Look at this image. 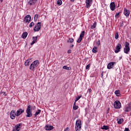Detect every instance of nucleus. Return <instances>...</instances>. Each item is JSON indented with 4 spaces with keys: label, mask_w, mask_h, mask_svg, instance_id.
Instances as JSON below:
<instances>
[{
    "label": "nucleus",
    "mask_w": 131,
    "mask_h": 131,
    "mask_svg": "<svg viewBox=\"0 0 131 131\" xmlns=\"http://www.w3.org/2000/svg\"><path fill=\"white\" fill-rule=\"evenodd\" d=\"M81 96H78L76 98L75 100V103H76V102H77V101H78V100H79V99H80V98H81Z\"/></svg>",
    "instance_id": "obj_33"
},
{
    "label": "nucleus",
    "mask_w": 131,
    "mask_h": 131,
    "mask_svg": "<svg viewBox=\"0 0 131 131\" xmlns=\"http://www.w3.org/2000/svg\"><path fill=\"white\" fill-rule=\"evenodd\" d=\"M109 112H108V111H107V113H108Z\"/></svg>",
    "instance_id": "obj_55"
},
{
    "label": "nucleus",
    "mask_w": 131,
    "mask_h": 131,
    "mask_svg": "<svg viewBox=\"0 0 131 131\" xmlns=\"http://www.w3.org/2000/svg\"><path fill=\"white\" fill-rule=\"evenodd\" d=\"M27 117H31V115H27Z\"/></svg>",
    "instance_id": "obj_49"
},
{
    "label": "nucleus",
    "mask_w": 131,
    "mask_h": 131,
    "mask_svg": "<svg viewBox=\"0 0 131 131\" xmlns=\"http://www.w3.org/2000/svg\"><path fill=\"white\" fill-rule=\"evenodd\" d=\"M21 127L22 123L18 124L13 127L12 131H19L20 129H21Z\"/></svg>",
    "instance_id": "obj_6"
},
{
    "label": "nucleus",
    "mask_w": 131,
    "mask_h": 131,
    "mask_svg": "<svg viewBox=\"0 0 131 131\" xmlns=\"http://www.w3.org/2000/svg\"><path fill=\"white\" fill-rule=\"evenodd\" d=\"M129 10H127V9L126 8H124V14L125 15V16H126V17H128V16H129Z\"/></svg>",
    "instance_id": "obj_15"
},
{
    "label": "nucleus",
    "mask_w": 131,
    "mask_h": 131,
    "mask_svg": "<svg viewBox=\"0 0 131 131\" xmlns=\"http://www.w3.org/2000/svg\"><path fill=\"white\" fill-rule=\"evenodd\" d=\"M39 65V61L38 60H35L34 61L30 66V70L32 71H34L37 66Z\"/></svg>",
    "instance_id": "obj_1"
},
{
    "label": "nucleus",
    "mask_w": 131,
    "mask_h": 131,
    "mask_svg": "<svg viewBox=\"0 0 131 131\" xmlns=\"http://www.w3.org/2000/svg\"><path fill=\"white\" fill-rule=\"evenodd\" d=\"M118 36H119V35L118 34V32H116L115 34V39H118Z\"/></svg>",
    "instance_id": "obj_38"
},
{
    "label": "nucleus",
    "mask_w": 131,
    "mask_h": 131,
    "mask_svg": "<svg viewBox=\"0 0 131 131\" xmlns=\"http://www.w3.org/2000/svg\"><path fill=\"white\" fill-rule=\"evenodd\" d=\"M125 48H129V43H128V42H125Z\"/></svg>",
    "instance_id": "obj_34"
},
{
    "label": "nucleus",
    "mask_w": 131,
    "mask_h": 131,
    "mask_svg": "<svg viewBox=\"0 0 131 131\" xmlns=\"http://www.w3.org/2000/svg\"><path fill=\"white\" fill-rule=\"evenodd\" d=\"M41 28V22H38L34 27V31L35 32H36L37 31H39Z\"/></svg>",
    "instance_id": "obj_5"
},
{
    "label": "nucleus",
    "mask_w": 131,
    "mask_h": 131,
    "mask_svg": "<svg viewBox=\"0 0 131 131\" xmlns=\"http://www.w3.org/2000/svg\"><path fill=\"white\" fill-rule=\"evenodd\" d=\"M24 21L25 23H29L31 21V16L30 15H26L24 17Z\"/></svg>",
    "instance_id": "obj_7"
},
{
    "label": "nucleus",
    "mask_w": 131,
    "mask_h": 131,
    "mask_svg": "<svg viewBox=\"0 0 131 131\" xmlns=\"http://www.w3.org/2000/svg\"><path fill=\"white\" fill-rule=\"evenodd\" d=\"M122 48V46H121V45L120 43H118L116 47L115 53H116V54L119 53V52H120V50H121Z\"/></svg>",
    "instance_id": "obj_9"
},
{
    "label": "nucleus",
    "mask_w": 131,
    "mask_h": 131,
    "mask_svg": "<svg viewBox=\"0 0 131 131\" xmlns=\"http://www.w3.org/2000/svg\"><path fill=\"white\" fill-rule=\"evenodd\" d=\"M96 26H97V22H95L93 24V25L91 26V29H94L96 28Z\"/></svg>",
    "instance_id": "obj_27"
},
{
    "label": "nucleus",
    "mask_w": 131,
    "mask_h": 131,
    "mask_svg": "<svg viewBox=\"0 0 131 131\" xmlns=\"http://www.w3.org/2000/svg\"><path fill=\"white\" fill-rule=\"evenodd\" d=\"M73 109L74 110H77L78 109V106L76 105V102L74 103Z\"/></svg>",
    "instance_id": "obj_24"
},
{
    "label": "nucleus",
    "mask_w": 131,
    "mask_h": 131,
    "mask_svg": "<svg viewBox=\"0 0 131 131\" xmlns=\"http://www.w3.org/2000/svg\"><path fill=\"white\" fill-rule=\"evenodd\" d=\"M124 25V24H123V21H122L121 23H120V27H123Z\"/></svg>",
    "instance_id": "obj_44"
},
{
    "label": "nucleus",
    "mask_w": 131,
    "mask_h": 131,
    "mask_svg": "<svg viewBox=\"0 0 131 131\" xmlns=\"http://www.w3.org/2000/svg\"><path fill=\"white\" fill-rule=\"evenodd\" d=\"M24 109L19 108L16 111V114H15V115H21L22 113H24Z\"/></svg>",
    "instance_id": "obj_12"
},
{
    "label": "nucleus",
    "mask_w": 131,
    "mask_h": 131,
    "mask_svg": "<svg viewBox=\"0 0 131 131\" xmlns=\"http://www.w3.org/2000/svg\"><path fill=\"white\" fill-rule=\"evenodd\" d=\"M74 41V39L72 38H69V39L68 40V42H70V43H72Z\"/></svg>",
    "instance_id": "obj_25"
},
{
    "label": "nucleus",
    "mask_w": 131,
    "mask_h": 131,
    "mask_svg": "<svg viewBox=\"0 0 131 131\" xmlns=\"http://www.w3.org/2000/svg\"><path fill=\"white\" fill-rule=\"evenodd\" d=\"M122 59V57L121 56L119 57V60H121Z\"/></svg>",
    "instance_id": "obj_51"
},
{
    "label": "nucleus",
    "mask_w": 131,
    "mask_h": 131,
    "mask_svg": "<svg viewBox=\"0 0 131 131\" xmlns=\"http://www.w3.org/2000/svg\"><path fill=\"white\" fill-rule=\"evenodd\" d=\"M35 109V106H32L30 105H29L26 112L28 115H32V110H34Z\"/></svg>",
    "instance_id": "obj_3"
},
{
    "label": "nucleus",
    "mask_w": 131,
    "mask_h": 131,
    "mask_svg": "<svg viewBox=\"0 0 131 131\" xmlns=\"http://www.w3.org/2000/svg\"><path fill=\"white\" fill-rule=\"evenodd\" d=\"M37 2V0H30L27 5L28 6H29L30 7H31L32 6H34L35 4H36V2Z\"/></svg>",
    "instance_id": "obj_10"
},
{
    "label": "nucleus",
    "mask_w": 131,
    "mask_h": 131,
    "mask_svg": "<svg viewBox=\"0 0 131 131\" xmlns=\"http://www.w3.org/2000/svg\"><path fill=\"white\" fill-rule=\"evenodd\" d=\"M86 8L89 9L91 8L92 5H93V0H85Z\"/></svg>",
    "instance_id": "obj_8"
},
{
    "label": "nucleus",
    "mask_w": 131,
    "mask_h": 131,
    "mask_svg": "<svg viewBox=\"0 0 131 131\" xmlns=\"http://www.w3.org/2000/svg\"><path fill=\"white\" fill-rule=\"evenodd\" d=\"M15 114H16V111L14 110H12L10 113V115H15Z\"/></svg>",
    "instance_id": "obj_32"
},
{
    "label": "nucleus",
    "mask_w": 131,
    "mask_h": 131,
    "mask_svg": "<svg viewBox=\"0 0 131 131\" xmlns=\"http://www.w3.org/2000/svg\"><path fill=\"white\" fill-rule=\"evenodd\" d=\"M84 33H85L84 31H82L79 36L83 38L84 36Z\"/></svg>",
    "instance_id": "obj_31"
},
{
    "label": "nucleus",
    "mask_w": 131,
    "mask_h": 131,
    "mask_svg": "<svg viewBox=\"0 0 131 131\" xmlns=\"http://www.w3.org/2000/svg\"><path fill=\"white\" fill-rule=\"evenodd\" d=\"M115 94L117 96V97H120L121 94H120V91L119 90H116L115 91Z\"/></svg>",
    "instance_id": "obj_21"
},
{
    "label": "nucleus",
    "mask_w": 131,
    "mask_h": 131,
    "mask_svg": "<svg viewBox=\"0 0 131 131\" xmlns=\"http://www.w3.org/2000/svg\"><path fill=\"white\" fill-rule=\"evenodd\" d=\"M30 63V60L28 59L26 60L25 62V66L28 67L29 66V64Z\"/></svg>",
    "instance_id": "obj_22"
},
{
    "label": "nucleus",
    "mask_w": 131,
    "mask_h": 131,
    "mask_svg": "<svg viewBox=\"0 0 131 131\" xmlns=\"http://www.w3.org/2000/svg\"><path fill=\"white\" fill-rule=\"evenodd\" d=\"M102 129H105L106 130H107V129H109V127L108 126H106V125H103L102 127H101Z\"/></svg>",
    "instance_id": "obj_29"
},
{
    "label": "nucleus",
    "mask_w": 131,
    "mask_h": 131,
    "mask_svg": "<svg viewBox=\"0 0 131 131\" xmlns=\"http://www.w3.org/2000/svg\"><path fill=\"white\" fill-rule=\"evenodd\" d=\"M10 117L11 119H15L16 118L15 115H10Z\"/></svg>",
    "instance_id": "obj_41"
},
{
    "label": "nucleus",
    "mask_w": 131,
    "mask_h": 131,
    "mask_svg": "<svg viewBox=\"0 0 131 131\" xmlns=\"http://www.w3.org/2000/svg\"><path fill=\"white\" fill-rule=\"evenodd\" d=\"M117 121L118 124H121V123H123V122L124 121V120H123V118L117 119Z\"/></svg>",
    "instance_id": "obj_19"
},
{
    "label": "nucleus",
    "mask_w": 131,
    "mask_h": 131,
    "mask_svg": "<svg viewBox=\"0 0 131 131\" xmlns=\"http://www.w3.org/2000/svg\"><path fill=\"white\" fill-rule=\"evenodd\" d=\"M72 52V51L71 50H68L67 51V53L68 54H71V52Z\"/></svg>",
    "instance_id": "obj_45"
},
{
    "label": "nucleus",
    "mask_w": 131,
    "mask_h": 131,
    "mask_svg": "<svg viewBox=\"0 0 131 131\" xmlns=\"http://www.w3.org/2000/svg\"><path fill=\"white\" fill-rule=\"evenodd\" d=\"M90 68H91V64H89L85 67V69L89 70Z\"/></svg>",
    "instance_id": "obj_39"
},
{
    "label": "nucleus",
    "mask_w": 131,
    "mask_h": 131,
    "mask_svg": "<svg viewBox=\"0 0 131 131\" xmlns=\"http://www.w3.org/2000/svg\"><path fill=\"white\" fill-rule=\"evenodd\" d=\"M73 47H74V45L72 44V45L70 47V49H73Z\"/></svg>",
    "instance_id": "obj_47"
},
{
    "label": "nucleus",
    "mask_w": 131,
    "mask_h": 131,
    "mask_svg": "<svg viewBox=\"0 0 131 131\" xmlns=\"http://www.w3.org/2000/svg\"><path fill=\"white\" fill-rule=\"evenodd\" d=\"M75 129L76 131H80L81 129V120H76Z\"/></svg>",
    "instance_id": "obj_2"
},
{
    "label": "nucleus",
    "mask_w": 131,
    "mask_h": 131,
    "mask_svg": "<svg viewBox=\"0 0 131 131\" xmlns=\"http://www.w3.org/2000/svg\"><path fill=\"white\" fill-rule=\"evenodd\" d=\"M27 35H28V33L27 32H25L23 33V34L21 35V37L24 39H25V38H26V37H27Z\"/></svg>",
    "instance_id": "obj_20"
},
{
    "label": "nucleus",
    "mask_w": 131,
    "mask_h": 131,
    "mask_svg": "<svg viewBox=\"0 0 131 131\" xmlns=\"http://www.w3.org/2000/svg\"><path fill=\"white\" fill-rule=\"evenodd\" d=\"M45 129L46 130H52V129H54V127L50 125H46L45 127Z\"/></svg>",
    "instance_id": "obj_13"
},
{
    "label": "nucleus",
    "mask_w": 131,
    "mask_h": 131,
    "mask_svg": "<svg viewBox=\"0 0 131 131\" xmlns=\"http://www.w3.org/2000/svg\"><path fill=\"white\" fill-rule=\"evenodd\" d=\"M33 26H34V23H33V21H32L29 25V27L31 28V27H32Z\"/></svg>",
    "instance_id": "obj_37"
},
{
    "label": "nucleus",
    "mask_w": 131,
    "mask_h": 131,
    "mask_svg": "<svg viewBox=\"0 0 131 131\" xmlns=\"http://www.w3.org/2000/svg\"><path fill=\"white\" fill-rule=\"evenodd\" d=\"M131 111V105L129 104L128 106H126L125 108L124 111L125 113L126 112H130Z\"/></svg>",
    "instance_id": "obj_17"
},
{
    "label": "nucleus",
    "mask_w": 131,
    "mask_h": 131,
    "mask_svg": "<svg viewBox=\"0 0 131 131\" xmlns=\"http://www.w3.org/2000/svg\"><path fill=\"white\" fill-rule=\"evenodd\" d=\"M116 64V62H110L107 66V69H112L113 67H114V65Z\"/></svg>",
    "instance_id": "obj_11"
},
{
    "label": "nucleus",
    "mask_w": 131,
    "mask_h": 131,
    "mask_svg": "<svg viewBox=\"0 0 131 131\" xmlns=\"http://www.w3.org/2000/svg\"><path fill=\"white\" fill-rule=\"evenodd\" d=\"M104 73H105V72H102L101 74V77H103V76H104Z\"/></svg>",
    "instance_id": "obj_46"
},
{
    "label": "nucleus",
    "mask_w": 131,
    "mask_h": 131,
    "mask_svg": "<svg viewBox=\"0 0 131 131\" xmlns=\"http://www.w3.org/2000/svg\"><path fill=\"white\" fill-rule=\"evenodd\" d=\"M4 96H7V94H6V92H4Z\"/></svg>",
    "instance_id": "obj_50"
},
{
    "label": "nucleus",
    "mask_w": 131,
    "mask_h": 131,
    "mask_svg": "<svg viewBox=\"0 0 131 131\" xmlns=\"http://www.w3.org/2000/svg\"><path fill=\"white\" fill-rule=\"evenodd\" d=\"M40 112H41V110H38L36 112V113H35V114H34V115H38V114H39V113H40Z\"/></svg>",
    "instance_id": "obj_35"
},
{
    "label": "nucleus",
    "mask_w": 131,
    "mask_h": 131,
    "mask_svg": "<svg viewBox=\"0 0 131 131\" xmlns=\"http://www.w3.org/2000/svg\"><path fill=\"white\" fill-rule=\"evenodd\" d=\"M82 40V37L79 36V38L77 40V42H78V43H80V42H81Z\"/></svg>",
    "instance_id": "obj_30"
},
{
    "label": "nucleus",
    "mask_w": 131,
    "mask_h": 131,
    "mask_svg": "<svg viewBox=\"0 0 131 131\" xmlns=\"http://www.w3.org/2000/svg\"><path fill=\"white\" fill-rule=\"evenodd\" d=\"M119 14H120V12H119L118 13H116L115 17V18H119Z\"/></svg>",
    "instance_id": "obj_40"
},
{
    "label": "nucleus",
    "mask_w": 131,
    "mask_h": 131,
    "mask_svg": "<svg viewBox=\"0 0 131 131\" xmlns=\"http://www.w3.org/2000/svg\"><path fill=\"white\" fill-rule=\"evenodd\" d=\"M38 36H35V37H33V41L31 43V46H33L34 43H36V42L37 41V38Z\"/></svg>",
    "instance_id": "obj_16"
},
{
    "label": "nucleus",
    "mask_w": 131,
    "mask_h": 131,
    "mask_svg": "<svg viewBox=\"0 0 131 131\" xmlns=\"http://www.w3.org/2000/svg\"><path fill=\"white\" fill-rule=\"evenodd\" d=\"M110 9L112 11H114L115 10V3L112 2L110 4Z\"/></svg>",
    "instance_id": "obj_14"
},
{
    "label": "nucleus",
    "mask_w": 131,
    "mask_h": 131,
    "mask_svg": "<svg viewBox=\"0 0 131 131\" xmlns=\"http://www.w3.org/2000/svg\"><path fill=\"white\" fill-rule=\"evenodd\" d=\"M70 129H69V127H67L65 129H64V131H69Z\"/></svg>",
    "instance_id": "obj_48"
},
{
    "label": "nucleus",
    "mask_w": 131,
    "mask_h": 131,
    "mask_svg": "<svg viewBox=\"0 0 131 131\" xmlns=\"http://www.w3.org/2000/svg\"><path fill=\"white\" fill-rule=\"evenodd\" d=\"M118 7H119V4H118Z\"/></svg>",
    "instance_id": "obj_54"
},
{
    "label": "nucleus",
    "mask_w": 131,
    "mask_h": 131,
    "mask_svg": "<svg viewBox=\"0 0 131 131\" xmlns=\"http://www.w3.org/2000/svg\"><path fill=\"white\" fill-rule=\"evenodd\" d=\"M71 2H74L75 0H70Z\"/></svg>",
    "instance_id": "obj_53"
},
{
    "label": "nucleus",
    "mask_w": 131,
    "mask_h": 131,
    "mask_svg": "<svg viewBox=\"0 0 131 131\" xmlns=\"http://www.w3.org/2000/svg\"><path fill=\"white\" fill-rule=\"evenodd\" d=\"M100 40H98V41L96 42V46L97 47H99V46H100Z\"/></svg>",
    "instance_id": "obj_43"
},
{
    "label": "nucleus",
    "mask_w": 131,
    "mask_h": 131,
    "mask_svg": "<svg viewBox=\"0 0 131 131\" xmlns=\"http://www.w3.org/2000/svg\"><path fill=\"white\" fill-rule=\"evenodd\" d=\"M129 51H130L129 47H125L124 48V53H125V54H128Z\"/></svg>",
    "instance_id": "obj_18"
},
{
    "label": "nucleus",
    "mask_w": 131,
    "mask_h": 131,
    "mask_svg": "<svg viewBox=\"0 0 131 131\" xmlns=\"http://www.w3.org/2000/svg\"><path fill=\"white\" fill-rule=\"evenodd\" d=\"M57 5L58 6H61L62 5V0H58L57 1Z\"/></svg>",
    "instance_id": "obj_36"
},
{
    "label": "nucleus",
    "mask_w": 131,
    "mask_h": 131,
    "mask_svg": "<svg viewBox=\"0 0 131 131\" xmlns=\"http://www.w3.org/2000/svg\"><path fill=\"white\" fill-rule=\"evenodd\" d=\"M114 107L115 109H120L121 108V103L119 100H116L114 103Z\"/></svg>",
    "instance_id": "obj_4"
},
{
    "label": "nucleus",
    "mask_w": 131,
    "mask_h": 131,
    "mask_svg": "<svg viewBox=\"0 0 131 131\" xmlns=\"http://www.w3.org/2000/svg\"><path fill=\"white\" fill-rule=\"evenodd\" d=\"M85 114H88V113H89V108H88V107H86L85 108Z\"/></svg>",
    "instance_id": "obj_42"
},
{
    "label": "nucleus",
    "mask_w": 131,
    "mask_h": 131,
    "mask_svg": "<svg viewBox=\"0 0 131 131\" xmlns=\"http://www.w3.org/2000/svg\"><path fill=\"white\" fill-rule=\"evenodd\" d=\"M97 49H98V48H97V47L95 46V47L93 48V49H92V52H93V53H97Z\"/></svg>",
    "instance_id": "obj_26"
},
{
    "label": "nucleus",
    "mask_w": 131,
    "mask_h": 131,
    "mask_svg": "<svg viewBox=\"0 0 131 131\" xmlns=\"http://www.w3.org/2000/svg\"><path fill=\"white\" fill-rule=\"evenodd\" d=\"M4 2V0H1V3H3Z\"/></svg>",
    "instance_id": "obj_52"
},
{
    "label": "nucleus",
    "mask_w": 131,
    "mask_h": 131,
    "mask_svg": "<svg viewBox=\"0 0 131 131\" xmlns=\"http://www.w3.org/2000/svg\"><path fill=\"white\" fill-rule=\"evenodd\" d=\"M62 68L66 70H71V67H68L67 66H64Z\"/></svg>",
    "instance_id": "obj_23"
},
{
    "label": "nucleus",
    "mask_w": 131,
    "mask_h": 131,
    "mask_svg": "<svg viewBox=\"0 0 131 131\" xmlns=\"http://www.w3.org/2000/svg\"><path fill=\"white\" fill-rule=\"evenodd\" d=\"M38 18V14H36L34 15V20L35 22H36V21H37Z\"/></svg>",
    "instance_id": "obj_28"
}]
</instances>
